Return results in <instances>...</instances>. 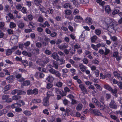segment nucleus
I'll return each instance as SVG.
<instances>
[{
    "label": "nucleus",
    "instance_id": "obj_22",
    "mask_svg": "<svg viewBox=\"0 0 122 122\" xmlns=\"http://www.w3.org/2000/svg\"><path fill=\"white\" fill-rule=\"evenodd\" d=\"M46 79L48 82H51L53 81L54 79L52 76L49 75L46 78Z\"/></svg>",
    "mask_w": 122,
    "mask_h": 122
},
{
    "label": "nucleus",
    "instance_id": "obj_38",
    "mask_svg": "<svg viewBox=\"0 0 122 122\" xmlns=\"http://www.w3.org/2000/svg\"><path fill=\"white\" fill-rule=\"evenodd\" d=\"M39 6V9L40 10L43 12L45 13V8L43 7L41 5H40Z\"/></svg>",
    "mask_w": 122,
    "mask_h": 122
},
{
    "label": "nucleus",
    "instance_id": "obj_52",
    "mask_svg": "<svg viewBox=\"0 0 122 122\" xmlns=\"http://www.w3.org/2000/svg\"><path fill=\"white\" fill-rule=\"evenodd\" d=\"M82 61L83 62L86 64H87L88 62V60L86 58H84Z\"/></svg>",
    "mask_w": 122,
    "mask_h": 122
},
{
    "label": "nucleus",
    "instance_id": "obj_16",
    "mask_svg": "<svg viewBox=\"0 0 122 122\" xmlns=\"http://www.w3.org/2000/svg\"><path fill=\"white\" fill-rule=\"evenodd\" d=\"M31 51L34 54L37 55L39 53V50L38 48L35 47L34 49L31 50Z\"/></svg>",
    "mask_w": 122,
    "mask_h": 122
},
{
    "label": "nucleus",
    "instance_id": "obj_60",
    "mask_svg": "<svg viewBox=\"0 0 122 122\" xmlns=\"http://www.w3.org/2000/svg\"><path fill=\"white\" fill-rule=\"evenodd\" d=\"M53 86V85L51 83H48L47 84L46 88L48 89H50Z\"/></svg>",
    "mask_w": 122,
    "mask_h": 122
},
{
    "label": "nucleus",
    "instance_id": "obj_46",
    "mask_svg": "<svg viewBox=\"0 0 122 122\" xmlns=\"http://www.w3.org/2000/svg\"><path fill=\"white\" fill-rule=\"evenodd\" d=\"M57 35V33L56 32H53L51 33L50 35V36L52 37H56Z\"/></svg>",
    "mask_w": 122,
    "mask_h": 122
},
{
    "label": "nucleus",
    "instance_id": "obj_32",
    "mask_svg": "<svg viewBox=\"0 0 122 122\" xmlns=\"http://www.w3.org/2000/svg\"><path fill=\"white\" fill-rule=\"evenodd\" d=\"M119 11V10L118 9H115L113 10L111 14L113 15H115L118 14Z\"/></svg>",
    "mask_w": 122,
    "mask_h": 122
},
{
    "label": "nucleus",
    "instance_id": "obj_48",
    "mask_svg": "<svg viewBox=\"0 0 122 122\" xmlns=\"http://www.w3.org/2000/svg\"><path fill=\"white\" fill-rule=\"evenodd\" d=\"M105 55H107L110 52V50L108 49L105 48Z\"/></svg>",
    "mask_w": 122,
    "mask_h": 122
},
{
    "label": "nucleus",
    "instance_id": "obj_3",
    "mask_svg": "<svg viewBox=\"0 0 122 122\" xmlns=\"http://www.w3.org/2000/svg\"><path fill=\"white\" fill-rule=\"evenodd\" d=\"M18 47L17 46H14L11 49H7L5 50L6 55L7 56L11 55L13 52Z\"/></svg>",
    "mask_w": 122,
    "mask_h": 122
},
{
    "label": "nucleus",
    "instance_id": "obj_1",
    "mask_svg": "<svg viewBox=\"0 0 122 122\" xmlns=\"http://www.w3.org/2000/svg\"><path fill=\"white\" fill-rule=\"evenodd\" d=\"M105 21L107 25H109V29L110 32H115L118 28L117 23L114 20L109 18H105Z\"/></svg>",
    "mask_w": 122,
    "mask_h": 122
},
{
    "label": "nucleus",
    "instance_id": "obj_2",
    "mask_svg": "<svg viewBox=\"0 0 122 122\" xmlns=\"http://www.w3.org/2000/svg\"><path fill=\"white\" fill-rule=\"evenodd\" d=\"M49 61V58L45 56H44L42 58L41 60L38 61H39L38 64L44 66L45 64L48 62Z\"/></svg>",
    "mask_w": 122,
    "mask_h": 122
},
{
    "label": "nucleus",
    "instance_id": "obj_24",
    "mask_svg": "<svg viewBox=\"0 0 122 122\" xmlns=\"http://www.w3.org/2000/svg\"><path fill=\"white\" fill-rule=\"evenodd\" d=\"M46 12L49 14H52L53 13L54 10L51 8H48L46 11Z\"/></svg>",
    "mask_w": 122,
    "mask_h": 122
},
{
    "label": "nucleus",
    "instance_id": "obj_25",
    "mask_svg": "<svg viewBox=\"0 0 122 122\" xmlns=\"http://www.w3.org/2000/svg\"><path fill=\"white\" fill-rule=\"evenodd\" d=\"M97 37L96 36H94L91 37V40L92 42H95L97 40Z\"/></svg>",
    "mask_w": 122,
    "mask_h": 122
},
{
    "label": "nucleus",
    "instance_id": "obj_20",
    "mask_svg": "<svg viewBox=\"0 0 122 122\" xmlns=\"http://www.w3.org/2000/svg\"><path fill=\"white\" fill-rule=\"evenodd\" d=\"M79 66L81 71L83 72H84L87 69L86 67L85 66L82 64L79 65Z\"/></svg>",
    "mask_w": 122,
    "mask_h": 122
},
{
    "label": "nucleus",
    "instance_id": "obj_7",
    "mask_svg": "<svg viewBox=\"0 0 122 122\" xmlns=\"http://www.w3.org/2000/svg\"><path fill=\"white\" fill-rule=\"evenodd\" d=\"M35 76L36 78H42L44 77L45 75L42 72H36Z\"/></svg>",
    "mask_w": 122,
    "mask_h": 122
},
{
    "label": "nucleus",
    "instance_id": "obj_39",
    "mask_svg": "<svg viewBox=\"0 0 122 122\" xmlns=\"http://www.w3.org/2000/svg\"><path fill=\"white\" fill-rule=\"evenodd\" d=\"M16 24L13 22H10V28H13L16 26Z\"/></svg>",
    "mask_w": 122,
    "mask_h": 122
},
{
    "label": "nucleus",
    "instance_id": "obj_42",
    "mask_svg": "<svg viewBox=\"0 0 122 122\" xmlns=\"http://www.w3.org/2000/svg\"><path fill=\"white\" fill-rule=\"evenodd\" d=\"M111 97V95L109 94H106L105 95V98L106 100H108Z\"/></svg>",
    "mask_w": 122,
    "mask_h": 122
},
{
    "label": "nucleus",
    "instance_id": "obj_23",
    "mask_svg": "<svg viewBox=\"0 0 122 122\" xmlns=\"http://www.w3.org/2000/svg\"><path fill=\"white\" fill-rule=\"evenodd\" d=\"M104 88L110 91L112 88L108 84H105L104 85Z\"/></svg>",
    "mask_w": 122,
    "mask_h": 122
},
{
    "label": "nucleus",
    "instance_id": "obj_47",
    "mask_svg": "<svg viewBox=\"0 0 122 122\" xmlns=\"http://www.w3.org/2000/svg\"><path fill=\"white\" fill-rule=\"evenodd\" d=\"M65 13L66 15H70L72 13L71 11L69 10H66L65 11Z\"/></svg>",
    "mask_w": 122,
    "mask_h": 122
},
{
    "label": "nucleus",
    "instance_id": "obj_29",
    "mask_svg": "<svg viewBox=\"0 0 122 122\" xmlns=\"http://www.w3.org/2000/svg\"><path fill=\"white\" fill-rule=\"evenodd\" d=\"M82 107L83 106L82 104H79L77 106L76 109L77 110L79 111L81 110L82 108Z\"/></svg>",
    "mask_w": 122,
    "mask_h": 122
},
{
    "label": "nucleus",
    "instance_id": "obj_54",
    "mask_svg": "<svg viewBox=\"0 0 122 122\" xmlns=\"http://www.w3.org/2000/svg\"><path fill=\"white\" fill-rule=\"evenodd\" d=\"M94 72L96 75V77H97L99 76V71L98 70H96L94 71Z\"/></svg>",
    "mask_w": 122,
    "mask_h": 122
},
{
    "label": "nucleus",
    "instance_id": "obj_17",
    "mask_svg": "<svg viewBox=\"0 0 122 122\" xmlns=\"http://www.w3.org/2000/svg\"><path fill=\"white\" fill-rule=\"evenodd\" d=\"M21 76V75L19 74L16 75L15 77L18 79L17 81L20 82H22L23 81V78H20Z\"/></svg>",
    "mask_w": 122,
    "mask_h": 122
},
{
    "label": "nucleus",
    "instance_id": "obj_55",
    "mask_svg": "<svg viewBox=\"0 0 122 122\" xmlns=\"http://www.w3.org/2000/svg\"><path fill=\"white\" fill-rule=\"evenodd\" d=\"M6 79L7 80H12L13 79V76H10L7 77Z\"/></svg>",
    "mask_w": 122,
    "mask_h": 122
},
{
    "label": "nucleus",
    "instance_id": "obj_26",
    "mask_svg": "<svg viewBox=\"0 0 122 122\" xmlns=\"http://www.w3.org/2000/svg\"><path fill=\"white\" fill-rule=\"evenodd\" d=\"M103 105H102L101 103L99 106L98 107L99 108L100 110H104L105 109L106 105L104 104Z\"/></svg>",
    "mask_w": 122,
    "mask_h": 122
},
{
    "label": "nucleus",
    "instance_id": "obj_10",
    "mask_svg": "<svg viewBox=\"0 0 122 122\" xmlns=\"http://www.w3.org/2000/svg\"><path fill=\"white\" fill-rule=\"evenodd\" d=\"M113 55L114 57L116 58L117 61H119L121 59V57L119 56L118 53L117 51L114 52Z\"/></svg>",
    "mask_w": 122,
    "mask_h": 122
},
{
    "label": "nucleus",
    "instance_id": "obj_31",
    "mask_svg": "<svg viewBox=\"0 0 122 122\" xmlns=\"http://www.w3.org/2000/svg\"><path fill=\"white\" fill-rule=\"evenodd\" d=\"M20 97H21L20 96L17 95H15L13 96L12 98V100H17L20 98Z\"/></svg>",
    "mask_w": 122,
    "mask_h": 122
},
{
    "label": "nucleus",
    "instance_id": "obj_40",
    "mask_svg": "<svg viewBox=\"0 0 122 122\" xmlns=\"http://www.w3.org/2000/svg\"><path fill=\"white\" fill-rule=\"evenodd\" d=\"M30 81L29 80H26L23 82V86H26L30 84Z\"/></svg>",
    "mask_w": 122,
    "mask_h": 122
},
{
    "label": "nucleus",
    "instance_id": "obj_64",
    "mask_svg": "<svg viewBox=\"0 0 122 122\" xmlns=\"http://www.w3.org/2000/svg\"><path fill=\"white\" fill-rule=\"evenodd\" d=\"M34 25V23L31 22L29 23V26L30 28H31L34 29L35 28V27H34L33 26V25Z\"/></svg>",
    "mask_w": 122,
    "mask_h": 122
},
{
    "label": "nucleus",
    "instance_id": "obj_15",
    "mask_svg": "<svg viewBox=\"0 0 122 122\" xmlns=\"http://www.w3.org/2000/svg\"><path fill=\"white\" fill-rule=\"evenodd\" d=\"M86 22L89 25H91L92 22V20L90 17H87L85 19Z\"/></svg>",
    "mask_w": 122,
    "mask_h": 122
},
{
    "label": "nucleus",
    "instance_id": "obj_14",
    "mask_svg": "<svg viewBox=\"0 0 122 122\" xmlns=\"http://www.w3.org/2000/svg\"><path fill=\"white\" fill-rule=\"evenodd\" d=\"M51 56L53 58L56 60L57 61H59V60L60 57L57 53L56 52H54L52 54Z\"/></svg>",
    "mask_w": 122,
    "mask_h": 122
},
{
    "label": "nucleus",
    "instance_id": "obj_28",
    "mask_svg": "<svg viewBox=\"0 0 122 122\" xmlns=\"http://www.w3.org/2000/svg\"><path fill=\"white\" fill-rule=\"evenodd\" d=\"M53 66L56 69H57L58 68V66L57 64V62L56 61L53 60Z\"/></svg>",
    "mask_w": 122,
    "mask_h": 122
},
{
    "label": "nucleus",
    "instance_id": "obj_41",
    "mask_svg": "<svg viewBox=\"0 0 122 122\" xmlns=\"http://www.w3.org/2000/svg\"><path fill=\"white\" fill-rule=\"evenodd\" d=\"M67 84L69 86H70L72 84V80H67L66 81Z\"/></svg>",
    "mask_w": 122,
    "mask_h": 122
},
{
    "label": "nucleus",
    "instance_id": "obj_35",
    "mask_svg": "<svg viewBox=\"0 0 122 122\" xmlns=\"http://www.w3.org/2000/svg\"><path fill=\"white\" fill-rule=\"evenodd\" d=\"M23 55L29 57H30L31 56V54L30 53H28L26 51H23Z\"/></svg>",
    "mask_w": 122,
    "mask_h": 122
},
{
    "label": "nucleus",
    "instance_id": "obj_49",
    "mask_svg": "<svg viewBox=\"0 0 122 122\" xmlns=\"http://www.w3.org/2000/svg\"><path fill=\"white\" fill-rule=\"evenodd\" d=\"M36 47L39 48L41 47L42 46V45L41 43L37 42L36 43Z\"/></svg>",
    "mask_w": 122,
    "mask_h": 122
},
{
    "label": "nucleus",
    "instance_id": "obj_36",
    "mask_svg": "<svg viewBox=\"0 0 122 122\" xmlns=\"http://www.w3.org/2000/svg\"><path fill=\"white\" fill-rule=\"evenodd\" d=\"M117 90L116 88H115L114 89H113L112 88L111 91H110V92H111L113 95H114V94L117 93Z\"/></svg>",
    "mask_w": 122,
    "mask_h": 122
},
{
    "label": "nucleus",
    "instance_id": "obj_62",
    "mask_svg": "<svg viewBox=\"0 0 122 122\" xmlns=\"http://www.w3.org/2000/svg\"><path fill=\"white\" fill-rule=\"evenodd\" d=\"M65 16L66 18L68 19L69 20H72L73 18V17L72 15H69L68 16H67V15H66Z\"/></svg>",
    "mask_w": 122,
    "mask_h": 122
},
{
    "label": "nucleus",
    "instance_id": "obj_18",
    "mask_svg": "<svg viewBox=\"0 0 122 122\" xmlns=\"http://www.w3.org/2000/svg\"><path fill=\"white\" fill-rule=\"evenodd\" d=\"M113 74L114 76L117 77L119 80L122 79V77L120 76V74L117 72L115 71L113 72Z\"/></svg>",
    "mask_w": 122,
    "mask_h": 122
},
{
    "label": "nucleus",
    "instance_id": "obj_13",
    "mask_svg": "<svg viewBox=\"0 0 122 122\" xmlns=\"http://www.w3.org/2000/svg\"><path fill=\"white\" fill-rule=\"evenodd\" d=\"M49 98L47 97H46L43 99V104L46 106H48L49 105V103L48 101Z\"/></svg>",
    "mask_w": 122,
    "mask_h": 122
},
{
    "label": "nucleus",
    "instance_id": "obj_33",
    "mask_svg": "<svg viewBox=\"0 0 122 122\" xmlns=\"http://www.w3.org/2000/svg\"><path fill=\"white\" fill-rule=\"evenodd\" d=\"M99 4V5H101L102 6L104 5L105 4L104 1H102V0H97L96 1Z\"/></svg>",
    "mask_w": 122,
    "mask_h": 122
},
{
    "label": "nucleus",
    "instance_id": "obj_5",
    "mask_svg": "<svg viewBox=\"0 0 122 122\" xmlns=\"http://www.w3.org/2000/svg\"><path fill=\"white\" fill-rule=\"evenodd\" d=\"M9 95H6L2 96V99L7 103H9L12 101V99L11 98H9Z\"/></svg>",
    "mask_w": 122,
    "mask_h": 122
},
{
    "label": "nucleus",
    "instance_id": "obj_4",
    "mask_svg": "<svg viewBox=\"0 0 122 122\" xmlns=\"http://www.w3.org/2000/svg\"><path fill=\"white\" fill-rule=\"evenodd\" d=\"M49 72L52 74L55 75L56 76L59 78H61V74L57 71H56V70L52 68H51L49 70Z\"/></svg>",
    "mask_w": 122,
    "mask_h": 122
},
{
    "label": "nucleus",
    "instance_id": "obj_58",
    "mask_svg": "<svg viewBox=\"0 0 122 122\" xmlns=\"http://www.w3.org/2000/svg\"><path fill=\"white\" fill-rule=\"evenodd\" d=\"M81 1L82 4H85L89 2V0H81Z\"/></svg>",
    "mask_w": 122,
    "mask_h": 122
},
{
    "label": "nucleus",
    "instance_id": "obj_44",
    "mask_svg": "<svg viewBox=\"0 0 122 122\" xmlns=\"http://www.w3.org/2000/svg\"><path fill=\"white\" fill-rule=\"evenodd\" d=\"M99 101L103 104H104L105 103L104 97L103 96L101 97L99 99Z\"/></svg>",
    "mask_w": 122,
    "mask_h": 122
},
{
    "label": "nucleus",
    "instance_id": "obj_61",
    "mask_svg": "<svg viewBox=\"0 0 122 122\" xmlns=\"http://www.w3.org/2000/svg\"><path fill=\"white\" fill-rule=\"evenodd\" d=\"M74 18L76 20L80 19L82 20L83 19L82 17L80 15H76L75 17Z\"/></svg>",
    "mask_w": 122,
    "mask_h": 122
},
{
    "label": "nucleus",
    "instance_id": "obj_19",
    "mask_svg": "<svg viewBox=\"0 0 122 122\" xmlns=\"http://www.w3.org/2000/svg\"><path fill=\"white\" fill-rule=\"evenodd\" d=\"M21 105L18 103L13 104L11 105V107L12 108H16L21 107Z\"/></svg>",
    "mask_w": 122,
    "mask_h": 122
},
{
    "label": "nucleus",
    "instance_id": "obj_57",
    "mask_svg": "<svg viewBox=\"0 0 122 122\" xmlns=\"http://www.w3.org/2000/svg\"><path fill=\"white\" fill-rule=\"evenodd\" d=\"M33 94L35 95L37 94L38 93V90L37 89H35L32 90Z\"/></svg>",
    "mask_w": 122,
    "mask_h": 122
},
{
    "label": "nucleus",
    "instance_id": "obj_21",
    "mask_svg": "<svg viewBox=\"0 0 122 122\" xmlns=\"http://www.w3.org/2000/svg\"><path fill=\"white\" fill-rule=\"evenodd\" d=\"M64 7L66 8H70L71 9H73V7L71 6V5L69 3H66L64 4Z\"/></svg>",
    "mask_w": 122,
    "mask_h": 122
},
{
    "label": "nucleus",
    "instance_id": "obj_43",
    "mask_svg": "<svg viewBox=\"0 0 122 122\" xmlns=\"http://www.w3.org/2000/svg\"><path fill=\"white\" fill-rule=\"evenodd\" d=\"M95 33L97 35H100L101 33V30L99 29H97L95 30Z\"/></svg>",
    "mask_w": 122,
    "mask_h": 122
},
{
    "label": "nucleus",
    "instance_id": "obj_51",
    "mask_svg": "<svg viewBox=\"0 0 122 122\" xmlns=\"http://www.w3.org/2000/svg\"><path fill=\"white\" fill-rule=\"evenodd\" d=\"M30 41H27L26 42L24 43V45L25 47L26 48L30 44Z\"/></svg>",
    "mask_w": 122,
    "mask_h": 122
},
{
    "label": "nucleus",
    "instance_id": "obj_27",
    "mask_svg": "<svg viewBox=\"0 0 122 122\" xmlns=\"http://www.w3.org/2000/svg\"><path fill=\"white\" fill-rule=\"evenodd\" d=\"M53 96V94L50 91L48 92L47 93V97H47L49 98V97L51 96Z\"/></svg>",
    "mask_w": 122,
    "mask_h": 122
},
{
    "label": "nucleus",
    "instance_id": "obj_8",
    "mask_svg": "<svg viewBox=\"0 0 122 122\" xmlns=\"http://www.w3.org/2000/svg\"><path fill=\"white\" fill-rule=\"evenodd\" d=\"M92 112L96 116H100L103 117L102 113L98 110L95 109H93L92 110Z\"/></svg>",
    "mask_w": 122,
    "mask_h": 122
},
{
    "label": "nucleus",
    "instance_id": "obj_37",
    "mask_svg": "<svg viewBox=\"0 0 122 122\" xmlns=\"http://www.w3.org/2000/svg\"><path fill=\"white\" fill-rule=\"evenodd\" d=\"M40 71L45 72L46 71V69L43 67H39L37 68Z\"/></svg>",
    "mask_w": 122,
    "mask_h": 122
},
{
    "label": "nucleus",
    "instance_id": "obj_6",
    "mask_svg": "<svg viewBox=\"0 0 122 122\" xmlns=\"http://www.w3.org/2000/svg\"><path fill=\"white\" fill-rule=\"evenodd\" d=\"M109 106L111 108L113 109H116L117 107V105L114 100H111Z\"/></svg>",
    "mask_w": 122,
    "mask_h": 122
},
{
    "label": "nucleus",
    "instance_id": "obj_30",
    "mask_svg": "<svg viewBox=\"0 0 122 122\" xmlns=\"http://www.w3.org/2000/svg\"><path fill=\"white\" fill-rule=\"evenodd\" d=\"M32 102L34 103H38L41 102V100L39 99H33L32 100Z\"/></svg>",
    "mask_w": 122,
    "mask_h": 122
},
{
    "label": "nucleus",
    "instance_id": "obj_53",
    "mask_svg": "<svg viewBox=\"0 0 122 122\" xmlns=\"http://www.w3.org/2000/svg\"><path fill=\"white\" fill-rule=\"evenodd\" d=\"M117 84L120 89H122V83L121 81H118Z\"/></svg>",
    "mask_w": 122,
    "mask_h": 122
},
{
    "label": "nucleus",
    "instance_id": "obj_12",
    "mask_svg": "<svg viewBox=\"0 0 122 122\" xmlns=\"http://www.w3.org/2000/svg\"><path fill=\"white\" fill-rule=\"evenodd\" d=\"M105 10L106 13H107L110 15H111V10L109 5H107L105 7Z\"/></svg>",
    "mask_w": 122,
    "mask_h": 122
},
{
    "label": "nucleus",
    "instance_id": "obj_50",
    "mask_svg": "<svg viewBox=\"0 0 122 122\" xmlns=\"http://www.w3.org/2000/svg\"><path fill=\"white\" fill-rule=\"evenodd\" d=\"M59 64L60 65H62L65 63V60H64L59 59Z\"/></svg>",
    "mask_w": 122,
    "mask_h": 122
},
{
    "label": "nucleus",
    "instance_id": "obj_63",
    "mask_svg": "<svg viewBox=\"0 0 122 122\" xmlns=\"http://www.w3.org/2000/svg\"><path fill=\"white\" fill-rule=\"evenodd\" d=\"M41 1H39L38 0H35V3L37 6H39L40 3L41 2Z\"/></svg>",
    "mask_w": 122,
    "mask_h": 122
},
{
    "label": "nucleus",
    "instance_id": "obj_56",
    "mask_svg": "<svg viewBox=\"0 0 122 122\" xmlns=\"http://www.w3.org/2000/svg\"><path fill=\"white\" fill-rule=\"evenodd\" d=\"M43 113L45 114H46L47 115H49V113L48 112V110L46 109H45L43 111Z\"/></svg>",
    "mask_w": 122,
    "mask_h": 122
},
{
    "label": "nucleus",
    "instance_id": "obj_45",
    "mask_svg": "<svg viewBox=\"0 0 122 122\" xmlns=\"http://www.w3.org/2000/svg\"><path fill=\"white\" fill-rule=\"evenodd\" d=\"M10 87V85H6V86H5L4 88L5 91H8L9 90Z\"/></svg>",
    "mask_w": 122,
    "mask_h": 122
},
{
    "label": "nucleus",
    "instance_id": "obj_34",
    "mask_svg": "<svg viewBox=\"0 0 122 122\" xmlns=\"http://www.w3.org/2000/svg\"><path fill=\"white\" fill-rule=\"evenodd\" d=\"M24 113L25 115L30 116L31 115V113L30 111H25L23 112Z\"/></svg>",
    "mask_w": 122,
    "mask_h": 122
},
{
    "label": "nucleus",
    "instance_id": "obj_59",
    "mask_svg": "<svg viewBox=\"0 0 122 122\" xmlns=\"http://www.w3.org/2000/svg\"><path fill=\"white\" fill-rule=\"evenodd\" d=\"M7 116L9 117H12L14 116V114L12 112H9L7 113Z\"/></svg>",
    "mask_w": 122,
    "mask_h": 122
},
{
    "label": "nucleus",
    "instance_id": "obj_9",
    "mask_svg": "<svg viewBox=\"0 0 122 122\" xmlns=\"http://www.w3.org/2000/svg\"><path fill=\"white\" fill-rule=\"evenodd\" d=\"M79 87L83 93H87V90L83 84H80L79 85Z\"/></svg>",
    "mask_w": 122,
    "mask_h": 122
},
{
    "label": "nucleus",
    "instance_id": "obj_11",
    "mask_svg": "<svg viewBox=\"0 0 122 122\" xmlns=\"http://www.w3.org/2000/svg\"><path fill=\"white\" fill-rule=\"evenodd\" d=\"M58 47L61 49L63 50L67 48L68 47V45L66 43H64L61 45H59L58 46Z\"/></svg>",
    "mask_w": 122,
    "mask_h": 122
}]
</instances>
